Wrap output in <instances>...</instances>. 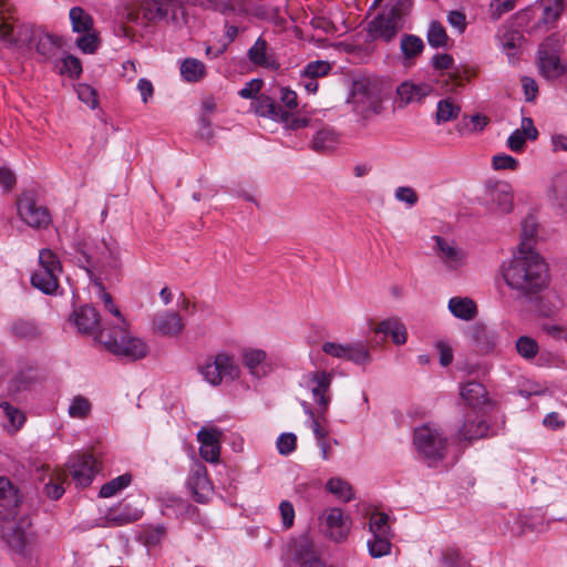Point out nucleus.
I'll return each mask as SVG.
<instances>
[{
    "mask_svg": "<svg viewBox=\"0 0 567 567\" xmlns=\"http://www.w3.org/2000/svg\"><path fill=\"white\" fill-rule=\"evenodd\" d=\"M502 275L515 297L528 302H539L540 292L549 285V269L536 251H516L502 266Z\"/></svg>",
    "mask_w": 567,
    "mask_h": 567,
    "instance_id": "obj_1",
    "label": "nucleus"
},
{
    "mask_svg": "<svg viewBox=\"0 0 567 567\" xmlns=\"http://www.w3.org/2000/svg\"><path fill=\"white\" fill-rule=\"evenodd\" d=\"M125 327L126 326H115L112 330L102 329L95 338L114 354L128 358L133 361L146 357L148 352L147 344L138 338L127 336Z\"/></svg>",
    "mask_w": 567,
    "mask_h": 567,
    "instance_id": "obj_2",
    "label": "nucleus"
},
{
    "mask_svg": "<svg viewBox=\"0 0 567 567\" xmlns=\"http://www.w3.org/2000/svg\"><path fill=\"white\" fill-rule=\"evenodd\" d=\"M1 538L8 549L21 557H29L35 546L37 535L32 529L29 517L23 516L18 520L4 522L0 529Z\"/></svg>",
    "mask_w": 567,
    "mask_h": 567,
    "instance_id": "obj_3",
    "label": "nucleus"
},
{
    "mask_svg": "<svg viewBox=\"0 0 567 567\" xmlns=\"http://www.w3.org/2000/svg\"><path fill=\"white\" fill-rule=\"evenodd\" d=\"M12 10L7 0H0V41L14 48L32 47L40 30L28 24L14 25L10 21Z\"/></svg>",
    "mask_w": 567,
    "mask_h": 567,
    "instance_id": "obj_4",
    "label": "nucleus"
},
{
    "mask_svg": "<svg viewBox=\"0 0 567 567\" xmlns=\"http://www.w3.org/2000/svg\"><path fill=\"white\" fill-rule=\"evenodd\" d=\"M414 445L420 456L429 466L437 464L445 457L447 439L437 430L429 425H422L414 430Z\"/></svg>",
    "mask_w": 567,
    "mask_h": 567,
    "instance_id": "obj_5",
    "label": "nucleus"
},
{
    "mask_svg": "<svg viewBox=\"0 0 567 567\" xmlns=\"http://www.w3.org/2000/svg\"><path fill=\"white\" fill-rule=\"evenodd\" d=\"M405 9L401 0H395L394 4L384 9L368 23L367 31L369 35L372 39H382L385 42L392 41L403 27L402 16Z\"/></svg>",
    "mask_w": 567,
    "mask_h": 567,
    "instance_id": "obj_6",
    "label": "nucleus"
},
{
    "mask_svg": "<svg viewBox=\"0 0 567 567\" xmlns=\"http://www.w3.org/2000/svg\"><path fill=\"white\" fill-rule=\"evenodd\" d=\"M382 100V89L379 83L370 80L354 83L351 103L353 111L363 118L380 114Z\"/></svg>",
    "mask_w": 567,
    "mask_h": 567,
    "instance_id": "obj_7",
    "label": "nucleus"
},
{
    "mask_svg": "<svg viewBox=\"0 0 567 567\" xmlns=\"http://www.w3.org/2000/svg\"><path fill=\"white\" fill-rule=\"evenodd\" d=\"M101 249L103 252H99L97 258L92 264L94 275L101 276L102 281L112 278L118 279L123 268L118 241L113 238H102Z\"/></svg>",
    "mask_w": 567,
    "mask_h": 567,
    "instance_id": "obj_8",
    "label": "nucleus"
},
{
    "mask_svg": "<svg viewBox=\"0 0 567 567\" xmlns=\"http://www.w3.org/2000/svg\"><path fill=\"white\" fill-rule=\"evenodd\" d=\"M18 214L23 223L32 228H45L51 223L48 208L39 204L34 190H25L18 198Z\"/></svg>",
    "mask_w": 567,
    "mask_h": 567,
    "instance_id": "obj_9",
    "label": "nucleus"
},
{
    "mask_svg": "<svg viewBox=\"0 0 567 567\" xmlns=\"http://www.w3.org/2000/svg\"><path fill=\"white\" fill-rule=\"evenodd\" d=\"M200 373L212 385H218L224 380L234 381L238 379L240 369L238 364L235 363L233 357L219 353L212 362H207L200 368Z\"/></svg>",
    "mask_w": 567,
    "mask_h": 567,
    "instance_id": "obj_10",
    "label": "nucleus"
},
{
    "mask_svg": "<svg viewBox=\"0 0 567 567\" xmlns=\"http://www.w3.org/2000/svg\"><path fill=\"white\" fill-rule=\"evenodd\" d=\"M322 351L333 358L351 361L359 365H365L371 362V355L368 347L363 342L336 343L324 342Z\"/></svg>",
    "mask_w": 567,
    "mask_h": 567,
    "instance_id": "obj_11",
    "label": "nucleus"
},
{
    "mask_svg": "<svg viewBox=\"0 0 567 567\" xmlns=\"http://www.w3.org/2000/svg\"><path fill=\"white\" fill-rule=\"evenodd\" d=\"M101 246L102 239L96 240L85 236H78L72 244L76 264L86 271L90 280L97 277L94 275L95 271L92 269V264L97 258L99 252H103Z\"/></svg>",
    "mask_w": 567,
    "mask_h": 567,
    "instance_id": "obj_12",
    "label": "nucleus"
},
{
    "mask_svg": "<svg viewBox=\"0 0 567 567\" xmlns=\"http://www.w3.org/2000/svg\"><path fill=\"white\" fill-rule=\"evenodd\" d=\"M331 382L332 373L327 371H315L307 377V386L310 389L315 402L320 408V417H323L331 402L329 394Z\"/></svg>",
    "mask_w": 567,
    "mask_h": 567,
    "instance_id": "obj_13",
    "label": "nucleus"
},
{
    "mask_svg": "<svg viewBox=\"0 0 567 567\" xmlns=\"http://www.w3.org/2000/svg\"><path fill=\"white\" fill-rule=\"evenodd\" d=\"M186 0H143V17L148 22L163 21L168 18L176 21V13L184 6Z\"/></svg>",
    "mask_w": 567,
    "mask_h": 567,
    "instance_id": "obj_14",
    "label": "nucleus"
},
{
    "mask_svg": "<svg viewBox=\"0 0 567 567\" xmlns=\"http://www.w3.org/2000/svg\"><path fill=\"white\" fill-rule=\"evenodd\" d=\"M435 241V251L444 264V266L451 270L456 271L463 267L466 262V252L457 247L454 241L447 240L441 236H433Z\"/></svg>",
    "mask_w": 567,
    "mask_h": 567,
    "instance_id": "obj_15",
    "label": "nucleus"
},
{
    "mask_svg": "<svg viewBox=\"0 0 567 567\" xmlns=\"http://www.w3.org/2000/svg\"><path fill=\"white\" fill-rule=\"evenodd\" d=\"M21 503L22 495L18 487L9 478L0 476V519L13 518Z\"/></svg>",
    "mask_w": 567,
    "mask_h": 567,
    "instance_id": "obj_16",
    "label": "nucleus"
},
{
    "mask_svg": "<svg viewBox=\"0 0 567 567\" xmlns=\"http://www.w3.org/2000/svg\"><path fill=\"white\" fill-rule=\"evenodd\" d=\"M70 474L78 486H89L97 473L96 460L90 454L76 455L69 465Z\"/></svg>",
    "mask_w": 567,
    "mask_h": 567,
    "instance_id": "obj_17",
    "label": "nucleus"
},
{
    "mask_svg": "<svg viewBox=\"0 0 567 567\" xmlns=\"http://www.w3.org/2000/svg\"><path fill=\"white\" fill-rule=\"evenodd\" d=\"M187 487L197 503L205 504L208 502L213 487L208 478L207 468L204 465L198 464L195 466L187 480Z\"/></svg>",
    "mask_w": 567,
    "mask_h": 567,
    "instance_id": "obj_18",
    "label": "nucleus"
},
{
    "mask_svg": "<svg viewBox=\"0 0 567 567\" xmlns=\"http://www.w3.org/2000/svg\"><path fill=\"white\" fill-rule=\"evenodd\" d=\"M467 337L478 353H489L496 346V331L482 322L468 327Z\"/></svg>",
    "mask_w": 567,
    "mask_h": 567,
    "instance_id": "obj_19",
    "label": "nucleus"
},
{
    "mask_svg": "<svg viewBox=\"0 0 567 567\" xmlns=\"http://www.w3.org/2000/svg\"><path fill=\"white\" fill-rule=\"evenodd\" d=\"M184 322L178 312L164 311L153 320L154 331L163 337H177L184 330Z\"/></svg>",
    "mask_w": 567,
    "mask_h": 567,
    "instance_id": "obj_20",
    "label": "nucleus"
},
{
    "mask_svg": "<svg viewBox=\"0 0 567 567\" xmlns=\"http://www.w3.org/2000/svg\"><path fill=\"white\" fill-rule=\"evenodd\" d=\"M565 10V0H548L544 7L542 18L530 27L529 33L548 31L556 27Z\"/></svg>",
    "mask_w": 567,
    "mask_h": 567,
    "instance_id": "obj_21",
    "label": "nucleus"
},
{
    "mask_svg": "<svg viewBox=\"0 0 567 567\" xmlns=\"http://www.w3.org/2000/svg\"><path fill=\"white\" fill-rule=\"evenodd\" d=\"M326 526L330 538L336 543H341L348 537L350 524L340 508L333 507L326 512Z\"/></svg>",
    "mask_w": 567,
    "mask_h": 567,
    "instance_id": "obj_22",
    "label": "nucleus"
},
{
    "mask_svg": "<svg viewBox=\"0 0 567 567\" xmlns=\"http://www.w3.org/2000/svg\"><path fill=\"white\" fill-rule=\"evenodd\" d=\"M486 196L492 205L502 214H508L513 209V194L506 183L497 182L486 188Z\"/></svg>",
    "mask_w": 567,
    "mask_h": 567,
    "instance_id": "obj_23",
    "label": "nucleus"
},
{
    "mask_svg": "<svg viewBox=\"0 0 567 567\" xmlns=\"http://www.w3.org/2000/svg\"><path fill=\"white\" fill-rule=\"evenodd\" d=\"M142 516V512L133 508L128 504L120 503L118 505L111 507L105 517V527L123 526L136 522Z\"/></svg>",
    "mask_w": 567,
    "mask_h": 567,
    "instance_id": "obj_24",
    "label": "nucleus"
},
{
    "mask_svg": "<svg viewBox=\"0 0 567 567\" xmlns=\"http://www.w3.org/2000/svg\"><path fill=\"white\" fill-rule=\"evenodd\" d=\"M10 336L18 340L33 341L40 338L41 328L34 319L14 318L8 327Z\"/></svg>",
    "mask_w": 567,
    "mask_h": 567,
    "instance_id": "obj_25",
    "label": "nucleus"
},
{
    "mask_svg": "<svg viewBox=\"0 0 567 567\" xmlns=\"http://www.w3.org/2000/svg\"><path fill=\"white\" fill-rule=\"evenodd\" d=\"M74 323L80 332L99 334L101 328L100 315L97 310L89 305L82 306L79 310L73 312Z\"/></svg>",
    "mask_w": 567,
    "mask_h": 567,
    "instance_id": "obj_26",
    "label": "nucleus"
},
{
    "mask_svg": "<svg viewBox=\"0 0 567 567\" xmlns=\"http://www.w3.org/2000/svg\"><path fill=\"white\" fill-rule=\"evenodd\" d=\"M249 60L258 66L277 71L280 68V63L276 60L272 53L268 51L267 41L259 37L254 45L248 50Z\"/></svg>",
    "mask_w": 567,
    "mask_h": 567,
    "instance_id": "obj_27",
    "label": "nucleus"
},
{
    "mask_svg": "<svg viewBox=\"0 0 567 567\" xmlns=\"http://www.w3.org/2000/svg\"><path fill=\"white\" fill-rule=\"evenodd\" d=\"M433 91L432 85L426 83H412V82H403L398 89L396 93L400 99V102L404 105L412 102H420L427 95H430Z\"/></svg>",
    "mask_w": 567,
    "mask_h": 567,
    "instance_id": "obj_28",
    "label": "nucleus"
},
{
    "mask_svg": "<svg viewBox=\"0 0 567 567\" xmlns=\"http://www.w3.org/2000/svg\"><path fill=\"white\" fill-rule=\"evenodd\" d=\"M162 513L168 517H179L189 512H195L197 508L186 499H183L174 494L165 493L161 498Z\"/></svg>",
    "mask_w": 567,
    "mask_h": 567,
    "instance_id": "obj_29",
    "label": "nucleus"
},
{
    "mask_svg": "<svg viewBox=\"0 0 567 567\" xmlns=\"http://www.w3.org/2000/svg\"><path fill=\"white\" fill-rule=\"evenodd\" d=\"M537 65L540 75L547 81L559 79L566 73L560 55H537Z\"/></svg>",
    "mask_w": 567,
    "mask_h": 567,
    "instance_id": "obj_30",
    "label": "nucleus"
},
{
    "mask_svg": "<svg viewBox=\"0 0 567 567\" xmlns=\"http://www.w3.org/2000/svg\"><path fill=\"white\" fill-rule=\"evenodd\" d=\"M461 398L471 406L485 405L488 402V393L485 386L477 381H470L461 388Z\"/></svg>",
    "mask_w": 567,
    "mask_h": 567,
    "instance_id": "obj_31",
    "label": "nucleus"
},
{
    "mask_svg": "<svg viewBox=\"0 0 567 567\" xmlns=\"http://www.w3.org/2000/svg\"><path fill=\"white\" fill-rule=\"evenodd\" d=\"M489 425L483 416L476 415L475 419L467 416L460 430V435L466 441H473L486 437Z\"/></svg>",
    "mask_w": 567,
    "mask_h": 567,
    "instance_id": "obj_32",
    "label": "nucleus"
},
{
    "mask_svg": "<svg viewBox=\"0 0 567 567\" xmlns=\"http://www.w3.org/2000/svg\"><path fill=\"white\" fill-rule=\"evenodd\" d=\"M339 135L333 128L323 127L312 137L311 148L317 153H329L337 148Z\"/></svg>",
    "mask_w": 567,
    "mask_h": 567,
    "instance_id": "obj_33",
    "label": "nucleus"
},
{
    "mask_svg": "<svg viewBox=\"0 0 567 567\" xmlns=\"http://www.w3.org/2000/svg\"><path fill=\"white\" fill-rule=\"evenodd\" d=\"M37 52L45 60L55 56L58 50L61 48V39L56 35L44 33L40 30L33 43Z\"/></svg>",
    "mask_w": 567,
    "mask_h": 567,
    "instance_id": "obj_34",
    "label": "nucleus"
},
{
    "mask_svg": "<svg viewBox=\"0 0 567 567\" xmlns=\"http://www.w3.org/2000/svg\"><path fill=\"white\" fill-rule=\"evenodd\" d=\"M449 309L452 315L458 319L468 321L475 318L477 315V308L475 302L465 297H453L449 301Z\"/></svg>",
    "mask_w": 567,
    "mask_h": 567,
    "instance_id": "obj_35",
    "label": "nucleus"
},
{
    "mask_svg": "<svg viewBox=\"0 0 567 567\" xmlns=\"http://www.w3.org/2000/svg\"><path fill=\"white\" fill-rule=\"evenodd\" d=\"M254 109L256 114L271 120H280V117L286 114V111L278 105L274 99L265 94L256 99Z\"/></svg>",
    "mask_w": 567,
    "mask_h": 567,
    "instance_id": "obj_36",
    "label": "nucleus"
},
{
    "mask_svg": "<svg viewBox=\"0 0 567 567\" xmlns=\"http://www.w3.org/2000/svg\"><path fill=\"white\" fill-rule=\"evenodd\" d=\"M31 285L45 295H52L59 287L58 274L38 269L31 276Z\"/></svg>",
    "mask_w": 567,
    "mask_h": 567,
    "instance_id": "obj_37",
    "label": "nucleus"
},
{
    "mask_svg": "<svg viewBox=\"0 0 567 567\" xmlns=\"http://www.w3.org/2000/svg\"><path fill=\"white\" fill-rule=\"evenodd\" d=\"M375 333L384 337L391 336L395 344H404L406 342V329L403 323L398 320H383L375 328Z\"/></svg>",
    "mask_w": 567,
    "mask_h": 567,
    "instance_id": "obj_38",
    "label": "nucleus"
},
{
    "mask_svg": "<svg viewBox=\"0 0 567 567\" xmlns=\"http://www.w3.org/2000/svg\"><path fill=\"white\" fill-rule=\"evenodd\" d=\"M425 48L423 40L414 34H403L400 42V50L404 61H412L419 56Z\"/></svg>",
    "mask_w": 567,
    "mask_h": 567,
    "instance_id": "obj_39",
    "label": "nucleus"
},
{
    "mask_svg": "<svg viewBox=\"0 0 567 567\" xmlns=\"http://www.w3.org/2000/svg\"><path fill=\"white\" fill-rule=\"evenodd\" d=\"M537 221L533 216L526 217L522 223V234H520V244L517 248V251H535L533 249V244L535 243V238L537 235Z\"/></svg>",
    "mask_w": 567,
    "mask_h": 567,
    "instance_id": "obj_40",
    "label": "nucleus"
},
{
    "mask_svg": "<svg viewBox=\"0 0 567 567\" xmlns=\"http://www.w3.org/2000/svg\"><path fill=\"white\" fill-rule=\"evenodd\" d=\"M181 74L187 82H198L206 75V66L197 59L187 58L181 64Z\"/></svg>",
    "mask_w": 567,
    "mask_h": 567,
    "instance_id": "obj_41",
    "label": "nucleus"
},
{
    "mask_svg": "<svg viewBox=\"0 0 567 567\" xmlns=\"http://www.w3.org/2000/svg\"><path fill=\"white\" fill-rule=\"evenodd\" d=\"M72 30L76 33L90 32L93 29L92 17L81 7H73L69 13Z\"/></svg>",
    "mask_w": 567,
    "mask_h": 567,
    "instance_id": "obj_42",
    "label": "nucleus"
},
{
    "mask_svg": "<svg viewBox=\"0 0 567 567\" xmlns=\"http://www.w3.org/2000/svg\"><path fill=\"white\" fill-rule=\"evenodd\" d=\"M44 476L42 492L51 499H59L64 494V487L60 482V476L50 472L49 468L43 470Z\"/></svg>",
    "mask_w": 567,
    "mask_h": 567,
    "instance_id": "obj_43",
    "label": "nucleus"
},
{
    "mask_svg": "<svg viewBox=\"0 0 567 567\" xmlns=\"http://www.w3.org/2000/svg\"><path fill=\"white\" fill-rule=\"evenodd\" d=\"M460 105L455 104L450 97L439 101L435 113L436 124L446 123L458 117Z\"/></svg>",
    "mask_w": 567,
    "mask_h": 567,
    "instance_id": "obj_44",
    "label": "nucleus"
},
{
    "mask_svg": "<svg viewBox=\"0 0 567 567\" xmlns=\"http://www.w3.org/2000/svg\"><path fill=\"white\" fill-rule=\"evenodd\" d=\"M426 40L427 43L435 49L447 47L449 35L440 21L433 20L430 22Z\"/></svg>",
    "mask_w": 567,
    "mask_h": 567,
    "instance_id": "obj_45",
    "label": "nucleus"
},
{
    "mask_svg": "<svg viewBox=\"0 0 567 567\" xmlns=\"http://www.w3.org/2000/svg\"><path fill=\"white\" fill-rule=\"evenodd\" d=\"M90 281L93 284V286H95L99 289L105 310L110 311L113 316L117 318V326H126L125 319L123 318L118 308L115 306L112 296L109 292H106L102 278L96 277Z\"/></svg>",
    "mask_w": 567,
    "mask_h": 567,
    "instance_id": "obj_46",
    "label": "nucleus"
},
{
    "mask_svg": "<svg viewBox=\"0 0 567 567\" xmlns=\"http://www.w3.org/2000/svg\"><path fill=\"white\" fill-rule=\"evenodd\" d=\"M0 410L7 419L9 425H6L9 431H18L25 421L24 414L19 409L14 408L7 401H0Z\"/></svg>",
    "mask_w": 567,
    "mask_h": 567,
    "instance_id": "obj_47",
    "label": "nucleus"
},
{
    "mask_svg": "<svg viewBox=\"0 0 567 567\" xmlns=\"http://www.w3.org/2000/svg\"><path fill=\"white\" fill-rule=\"evenodd\" d=\"M326 488L346 503L354 498L351 485L340 477L330 478L326 484Z\"/></svg>",
    "mask_w": 567,
    "mask_h": 567,
    "instance_id": "obj_48",
    "label": "nucleus"
},
{
    "mask_svg": "<svg viewBox=\"0 0 567 567\" xmlns=\"http://www.w3.org/2000/svg\"><path fill=\"white\" fill-rule=\"evenodd\" d=\"M368 550L373 558H380L389 555L391 551V535H372L368 539Z\"/></svg>",
    "mask_w": 567,
    "mask_h": 567,
    "instance_id": "obj_49",
    "label": "nucleus"
},
{
    "mask_svg": "<svg viewBox=\"0 0 567 567\" xmlns=\"http://www.w3.org/2000/svg\"><path fill=\"white\" fill-rule=\"evenodd\" d=\"M389 515L385 513H372L369 519V530L372 535H391V527L389 525Z\"/></svg>",
    "mask_w": 567,
    "mask_h": 567,
    "instance_id": "obj_50",
    "label": "nucleus"
},
{
    "mask_svg": "<svg viewBox=\"0 0 567 567\" xmlns=\"http://www.w3.org/2000/svg\"><path fill=\"white\" fill-rule=\"evenodd\" d=\"M267 354L261 349H245L243 351V363L250 373L258 375L257 368L265 361Z\"/></svg>",
    "mask_w": 567,
    "mask_h": 567,
    "instance_id": "obj_51",
    "label": "nucleus"
},
{
    "mask_svg": "<svg viewBox=\"0 0 567 567\" xmlns=\"http://www.w3.org/2000/svg\"><path fill=\"white\" fill-rule=\"evenodd\" d=\"M132 476L130 474L120 475L110 482L105 483L101 489L99 495L101 497H111L115 495L121 489L127 487L131 483Z\"/></svg>",
    "mask_w": 567,
    "mask_h": 567,
    "instance_id": "obj_52",
    "label": "nucleus"
},
{
    "mask_svg": "<svg viewBox=\"0 0 567 567\" xmlns=\"http://www.w3.org/2000/svg\"><path fill=\"white\" fill-rule=\"evenodd\" d=\"M516 350L522 358L532 360L537 355L539 347L535 339L522 336L516 340Z\"/></svg>",
    "mask_w": 567,
    "mask_h": 567,
    "instance_id": "obj_53",
    "label": "nucleus"
},
{
    "mask_svg": "<svg viewBox=\"0 0 567 567\" xmlns=\"http://www.w3.org/2000/svg\"><path fill=\"white\" fill-rule=\"evenodd\" d=\"M331 64L328 61L317 60L309 62L300 73L301 78H322L329 74Z\"/></svg>",
    "mask_w": 567,
    "mask_h": 567,
    "instance_id": "obj_54",
    "label": "nucleus"
},
{
    "mask_svg": "<svg viewBox=\"0 0 567 567\" xmlns=\"http://www.w3.org/2000/svg\"><path fill=\"white\" fill-rule=\"evenodd\" d=\"M560 37L557 33H551L539 44L537 55H560Z\"/></svg>",
    "mask_w": 567,
    "mask_h": 567,
    "instance_id": "obj_55",
    "label": "nucleus"
},
{
    "mask_svg": "<svg viewBox=\"0 0 567 567\" xmlns=\"http://www.w3.org/2000/svg\"><path fill=\"white\" fill-rule=\"evenodd\" d=\"M40 270H50L60 274L62 268L56 255L50 249H42L39 254Z\"/></svg>",
    "mask_w": 567,
    "mask_h": 567,
    "instance_id": "obj_56",
    "label": "nucleus"
},
{
    "mask_svg": "<svg viewBox=\"0 0 567 567\" xmlns=\"http://www.w3.org/2000/svg\"><path fill=\"white\" fill-rule=\"evenodd\" d=\"M90 410L91 403L89 400L84 396L78 395L72 400L68 412L71 417L83 419L89 414Z\"/></svg>",
    "mask_w": 567,
    "mask_h": 567,
    "instance_id": "obj_57",
    "label": "nucleus"
},
{
    "mask_svg": "<svg viewBox=\"0 0 567 567\" xmlns=\"http://www.w3.org/2000/svg\"><path fill=\"white\" fill-rule=\"evenodd\" d=\"M78 97L91 109H95L99 104L96 91L89 84L81 83L76 86Z\"/></svg>",
    "mask_w": 567,
    "mask_h": 567,
    "instance_id": "obj_58",
    "label": "nucleus"
},
{
    "mask_svg": "<svg viewBox=\"0 0 567 567\" xmlns=\"http://www.w3.org/2000/svg\"><path fill=\"white\" fill-rule=\"evenodd\" d=\"M221 435V431L217 427L203 426L197 432V440L199 441L200 446H209L212 444L219 443Z\"/></svg>",
    "mask_w": 567,
    "mask_h": 567,
    "instance_id": "obj_59",
    "label": "nucleus"
},
{
    "mask_svg": "<svg viewBox=\"0 0 567 567\" xmlns=\"http://www.w3.org/2000/svg\"><path fill=\"white\" fill-rule=\"evenodd\" d=\"M442 561L445 567H465L466 560L460 550L453 547L445 548L442 551Z\"/></svg>",
    "mask_w": 567,
    "mask_h": 567,
    "instance_id": "obj_60",
    "label": "nucleus"
},
{
    "mask_svg": "<svg viewBox=\"0 0 567 567\" xmlns=\"http://www.w3.org/2000/svg\"><path fill=\"white\" fill-rule=\"evenodd\" d=\"M441 78L442 79H436V84L446 93L455 92L457 87L462 86L458 71H449L447 78H444V74H441Z\"/></svg>",
    "mask_w": 567,
    "mask_h": 567,
    "instance_id": "obj_61",
    "label": "nucleus"
},
{
    "mask_svg": "<svg viewBox=\"0 0 567 567\" xmlns=\"http://www.w3.org/2000/svg\"><path fill=\"white\" fill-rule=\"evenodd\" d=\"M515 3L516 0H493L489 4L491 19L494 21L501 19L504 13L514 9Z\"/></svg>",
    "mask_w": 567,
    "mask_h": 567,
    "instance_id": "obj_62",
    "label": "nucleus"
},
{
    "mask_svg": "<svg viewBox=\"0 0 567 567\" xmlns=\"http://www.w3.org/2000/svg\"><path fill=\"white\" fill-rule=\"evenodd\" d=\"M492 166L496 171H516L518 167V161L508 154H497L492 158Z\"/></svg>",
    "mask_w": 567,
    "mask_h": 567,
    "instance_id": "obj_63",
    "label": "nucleus"
},
{
    "mask_svg": "<svg viewBox=\"0 0 567 567\" xmlns=\"http://www.w3.org/2000/svg\"><path fill=\"white\" fill-rule=\"evenodd\" d=\"M297 436L293 433H282L277 440V449L281 455H289L296 450Z\"/></svg>",
    "mask_w": 567,
    "mask_h": 567,
    "instance_id": "obj_64",
    "label": "nucleus"
}]
</instances>
